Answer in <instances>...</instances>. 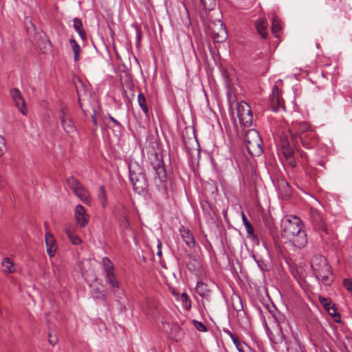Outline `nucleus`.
Here are the masks:
<instances>
[{"mask_svg": "<svg viewBox=\"0 0 352 352\" xmlns=\"http://www.w3.org/2000/svg\"><path fill=\"white\" fill-rule=\"evenodd\" d=\"M105 282L109 285L111 291L113 293H116L120 289V283L115 272L105 274Z\"/></svg>", "mask_w": 352, "mask_h": 352, "instance_id": "obj_15", "label": "nucleus"}, {"mask_svg": "<svg viewBox=\"0 0 352 352\" xmlns=\"http://www.w3.org/2000/svg\"><path fill=\"white\" fill-rule=\"evenodd\" d=\"M67 185L83 203L90 205L91 197L89 191L77 179L70 177L67 179Z\"/></svg>", "mask_w": 352, "mask_h": 352, "instance_id": "obj_4", "label": "nucleus"}, {"mask_svg": "<svg viewBox=\"0 0 352 352\" xmlns=\"http://www.w3.org/2000/svg\"><path fill=\"white\" fill-rule=\"evenodd\" d=\"M244 142L250 155L259 156L263 153V142L256 130L249 129L245 135Z\"/></svg>", "mask_w": 352, "mask_h": 352, "instance_id": "obj_3", "label": "nucleus"}, {"mask_svg": "<svg viewBox=\"0 0 352 352\" xmlns=\"http://www.w3.org/2000/svg\"><path fill=\"white\" fill-rule=\"evenodd\" d=\"M343 286L348 292H352V281L349 278L343 280Z\"/></svg>", "mask_w": 352, "mask_h": 352, "instance_id": "obj_40", "label": "nucleus"}, {"mask_svg": "<svg viewBox=\"0 0 352 352\" xmlns=\"http://www.w3.org/2000/svg\"><path fill=\"white\" fill-rule=\"evenodd\" d=\"M300 141L303 147L307 149L314 148L318 142V136L315 131H309L300 135Z\"/></svg>", "mask_w": 352, "mask_h": 352, "instance_id": "obj_12", "label": "nucleus"}, {"mask_svg": "<svg viewBox=\"0 0 352 352\" xmlns=\"http://www.w3.org/2000/svg\"><path fill=\"white\" fill-rule=\"evenodd\" d=\"M162 247V243L160 241V240H157V249H158V251L157 252V255L160 257L162 256V250H161V248Z\"/></svg>", "mask_w": 352, "mask_h": 352, "instance_id": "obj_46", "label": "nucleus"}, {"mask_svg": "<svg viewBox=\"0 0 352 352\" xmlns=\"http://www.w3.org/2000/svg\"><path fill=\"white\" fill-rule=\"evenodd\" d=\"M195 290L197 293L202 298H208L210 294V289H209L207 284L204 282H198L197 283Z\"/></svg>", "mask_w": 352, "mask_h": 352, "instance_id": "obj_21", "label": "nucleus"}, {"mask_svg": "<svg viewBox=\"0 0 352 352\" xmlns=\"http://www.w3.org/2000/svg\"><path fill=\"white\" fill-rule=\"evenodd\" d=\"M223 332L226 333L232 339V342L234 341V339H236L238 338L236 335L232 333L230 330L227 329H224Z\"/></svg>", "mask_w": 352, "mask_h": 352, "instance_id": "obj_43", "label": "nucleus"}, {"mask_svg": "<svg viewBox=\"0 0 352 352\" xmlns=\"http://www.w3.org/2000/svg\"><path fill=\"white\" fill-rule=\"evenodd\" d=\"M281 235L290 245L302 248L307 243V237L302 221L296 216L287 215L281 220Z\"/></svg>", "mask_w": 352, "mask_h": 352, "instance_id": "obj_1", "label": "nucleus"}, {"mask_svg": "<svg viewBox=\"0 0 352 352\" xmlns=\"http://www.w3.org/2000/svg\"><path fill=\"white\" fill-rule=\"evenodd\" d=\"M237 117L239 122L245 127H250L253 122V115L250 105L241 101L237 104L236 106Z\"/></svg>", "mask_w": 352, "mask_h": 352, "instance_id": "obj_5", "label": "nucleus"}, {"mask_svg": "<svg viewBox=\"0 0 352 352\" xmlns=\"http://www.w3.org/2000/svg\"><path fill=\"white\" fill-rule=\"evenodd\" d=\"M311 266L315 276L322 272H327V270L331 269L327 260L320 254L315 255L312 258Z\"/></svg>", "mask_w": 352, "mask_h": 352, "instance_id": "obj_6", "label": "nucleus"}, {"mask_svg": "<svg viewBox=\"0 0 352 352\" xmlns=\"http://www.w3.org/2000/svg\"><path fill=\"white\" fill-rule=\"evenodd\" d=\"M282 149L285 158L294 156V149L290 145L282 147Z\"/></svg>", "mask_w": 352, "mask_h": 352, "instance_id": "obj_37", "label": "nucleus"}, {"mask_svg": "<svg viewBox=\"0 0 352 352\" xmlns=\"http://www.w3.org/2000/svg\"><path fill=\"white\" fill-rule=\"evenodd\" d=\"M66 234L69 237L70 241L74 245H79L81 243L82 241L78 235L74 234L70 229L66 230Z\"/></svg>", "mask_w": 352, "mask_h": 352, "instance_id": "obj_33", "label": "nucleus"}, {"mask_svg": "<svg viewBox=\"0 0 352 352\" xmlns=\"http://www.w3.org/2000/svg\"><path fill=\"white\" fill-rule=\"evenodd\" d=\"M10 93L15 106L23 115H25L27 113V109L21 91L18 89L14 88L10 90Z\"/></svg>", "mask_w": 352, "mask_h": 352, "instance_id": "obj_11", "label": "nucleus"}, {"mask_svg": "<svg viewBox=\"0 0 352 352\" xmlns=\"http://www.w3.org/2000/svg\"><path fill=\"white\" fill-rule=\"evenodd\" d=\"M179 300L182 303V307L186 310H189L191 307V300L186 292H184L179 296Z\"/></svg>", "mask_w": 352, "mask_h": 352, "instance_id": "obj_31", "label": "nucleus"}, {"mask_svg": "<svg viewBox=\"0 0 352 352\" xmlns=\"http://www.w3.org/2000/svg\"><path fill=\"white\" fill-rule=\"evenodd\" d=\"M192 322L197 330L201 332H206L208 331L207 327L203 322L196 320H193Z\"/></svg>", "mask_w": 352, "mask_h": 352, "instance_id": "obj_36", "label": "nucleus"}, {"mask_svg": "<svg viewBox=\"0 0 352 352\" xmlns=\"http://www.w3.org/2000/svg\"><path fill=\"white\" fill-rule=\"evenodd\" d=\"M138 101L139 106L140 107L144 114L146 116H148L149 113V109L146 103V99L143 94L140 93L138 94Z\"/></svg>", "mask_w": 352, "mask_h": 352, "instance_id": "obj_29", "label": "nucleus"}, {"mask_svg": "<svg viewBox=\"0 0 352 352\" xmlns=\"http://www.w3.org/2000/svg\"><path fill=\"white\" fill-rule=\"evenodd\" d=\"M58 342L57 338L54 336H52L50 333L49 334V342L52 345H55Z\"/></svg>", "mask_w": 352, "mask_h": 352, "instance_id": "obj_45", "label": "nucleus"}, {"mask_svg": "<svg viewBox=\"0 0 352 352\" xmlns=\"http://www.w3.org/2000/svg\"><path fill=\"white\" fill-rule=\"evenodd\" d=\"M227 37H228V33H227L226 26L223 23H221L220 24L219 30L217 32L214 30L213 38L215 42L223 43L226 40Z\"/></svg>", "mask_w": 352, "mask_h": 352, "instance_id": "obj_20", "label": "nucleus"}, {"mask_svg": "<svg viewBox=\"0 0 352 352\" xmlns=\"http://www.w3.org/2000/svg\"><path fill=\"white\" fill-rule=\"evenodd\" d=\"M45 244L47 246V252L50 257L54 256L56 250L55 239L51 233L45 234Z\"/></svg>", "mask_w": 352, "mask_h": 352, "instance_id": "obj_18", "label": "nucleus"}, {"mask_svg": "<svg viewBox=\"0 0 352 352\" xmlns=\"http://www.w3.org/2000/svg\"><path fill=\"white\" fill-rule=\"evenodd\" d=\"M300 157H301L302 158H307V154H306V153H305V152H303V151H301V152H300Z\"/></svg>", "mask_w": 352, "mask_h": 352, "instance_id": "obj_51", "label": "nucleus"}, {"mask_svg": "<svg viewBox=\"0 0 352 352\" xmlns=\"http://www.w3.org/2000/svg\"><path fill=\"white\" fill-rule=\"evenodd\" d=\"M73 27L75 29V30L78 33L80 37L82 40L85 41L87 38L86 32L83 30V25L82 21L76 17L73 20Z\"/></svg>", "mask_w": 352, "mask_h": 352, "instance_id": "obj_25", "label": "nucleus"}, {"mask_svg": "<svg viewBox=\"0 0 352 352\" xmlns=\"http://www.w3.org/2000/svg\"><path fill=\"white\" fill-rule=\"evenodd\" d=\"M2 271L6 274H12L16 271L14 262L10 258H4L1 261Z\"/></svg>", "mask_w": 352, "mask_h": 352, "instance_id": "obj_22", "label": "nucleus"}, {"mask_svg": "<svg viewBox=\"0 0 352 352\" xmlns=\"http://www.w3.org/2000/svg\"><path fill=\"white\" fill-rule=\"evenodd\" d=\"M259 268L261 270H265V265L264 264V263L261 261H256Z\"/></svg>", "mask_w": 352, "mask_h": 352, "instance_id": "obj_47", "label": "nucleus"}, {"mask_svg": "<svg viewBox=\"0 0 352 352\" xmlns=\"http://www.w3.org/2000/svg\"><path fill=\"white\" fill-rule=\"evenodd\" d=\"M102 264L104 270L105 274L114 272L113 264L108 257L102 258Z\"/></svg>", "mask_w": 352, "mask_h": 352, "instance_id": "obj_30", "label": "nucleus"}, {"mask_svg": "<svg viewBox=\"0 0 352 352\" xmlns=\"http://www.w3.org/2000/svg\"><path fill=\"white\" fill-rule=\"evenodd\" d=\"M91 118H92V120H93V122L95 125L97 124V121H96V116L95 114L92 115L91 116Z\"/></svg>", "mask_w": 352, "mask_h": 352, "instance_id": "obj_50", "label": "nucleus"}, {"mask_svg": "<svg viewBox=\"0 0 352 352\" xmlns=\"http://www.w3.org/2000/svg\"><path fill=\"white\" fill-rule=\"evenodd\" d=\"M74 217L77 225L80 228H84L88 224L89 216L82 205L78 204L76 206Z\"/></svg>", "mask_w": 352, "mask_h": 352, "instance_id": "obj_10", "label": "nucleus"}, {"mask_svg": "<svg viewBox=\"0 0 352 352\" xmlns=\"http://www.w3.org/2000/svg\"><path fill=\"white\" fill-rule=\"evenodd\" d=\"M267 21L265 18H259L255 21V27L260 36L265 38L267 36Z\"/></svg>", "mask_w": 352, "mask_h": 352, "instance_id": "obj_19", "label": "nucleus"}, {"mask_svg": "<svg viewBox=\"0 0 352 352\" xmlns=\"http://www.w3.org/2000/svg\"><path fill=\"white\" fill-rule=\"evenodd\" d=\"M319 300L321 305L329 312L330 315H331L332 316H337L338 318L340 317V315L338 314L335 305L331 302L330 299L325 297L319 296Z\"/></svg>", "mask_w": 352, "mask_h": 352, "instance_id": "obj_17", "label": "nucleus"}, {"mask_svg": "<svg viewBox=\"0 0 352 352\" xmlns=\"http://www.w3.org/2000/svg\"><path fill=\"white\" fill-rule=\"evenodd\" d=\"M242 220L243 225L245 228L248 237L251 239V240L254 242L258 243V236L254 234V230L252 225V223L248 220L245 214L242 212L241 214Z\"/></svg>", "mask_w": 352, "mask_h": 352, "instance_id": "obj_16", "label": "nucleus"}, {"mask_svg": "<svg viewBox=\"0 0 352 352\" xmlns=\"http://www.w3.org/2000/svg\"><path fill=\"white\" fill-rule=\"evenodd\" d=\"M179 232L183 241L188 247L191 248L195 247V238L188 228L181 226L179 228Z\"/></svg>", "mask_w": 352, "mask_h": 352, "instance_id": "obj_14", "label": "nucleus"}, {"mask_svg": "<svg viewBox=\"0 0 352 352\" xmlns=\"http://www.w3.org/2000/svg\"><path fill=\"white\" fill-rule=\"evenodd\" d=\"M153 168L155 171V174L161 182H164L166 179V171L164 165L163 160L155 155V160L152 162Z\"/></svg>", "mask_w": 352, "mask_h": 352, "instance_id": "obj_13", "label": "nucleus"}, {"mask_svg": "<svg viewBox=\"0 0 352 352\" xmlns=\"http://www.w3.org/2000/svg\"><path fill=\"white\" fill-rule=\"evenodd\" d=\"M6 150V140L3 136L0 135V157H2Z\"/></svg>", "mask_w": 352, "mask_h": 352, "instance_id": "obj_38", "label": "nucleus"}, {"mask_svg": "<svg viewBox=\"0 0 352 352\" xmlns=\"http://www.w3.org/2000/svg\"><path fill=\"white\" fill-rule=\"evenodd\" d=\"M270 100L271 107L273 111H278L280 107L284 110L285 109L284 100L281 96V91L279 90L277 85H274L272 87Z\"/></svg>", "mask_w": 352, "mask_h": 352, "instance_id": "obj_8", "label": "nucleus"}, {"mask_svg": "<svg viewBox=\"0 0 352 352\" xmlns=\"http://www.w3.org/2000/svg\"><path fill=\"white\" fill-rule=\"evenodd\" d=\"M182 22L185 25H189L190 24L189 13L186 7H184V15L182 18Z\"/></svg>", "mask_w": 352, "mask_h": 352, "instance_id": "obj_39", "label": "nucleus"}, {"mask_svg": "<svg viewBox=\"0 0 352 352\" xmlns=\"http://www.w3.org/2000/svg\"><path fill=\"white\" fill-rule=\"evenodd\" d=\"M129 179L137 193L142 194L146 191L148 180L145 173L138 164L129 166Z\"/></svg>", "mask_w": 352, "mask_h": 352, "instance_id": "obj_2", "label": "nucleus"}, {"mask_svg": "<svg viewBox=\"0 0 352 352\" xmlns=\"http://www.w3.org/2000/svg\"><path fill=\"white\" fill-rule=\"evenodd\" d=\"M69 43L74 53V60L75 62H78L80 60L79 54L81 51V48L74 38H70Z\"/></svg>", "mask_w": 352, "mask_h": 352, "instance_id": "obj_28", "label": "nucleus"}, {"mask_svg": "<svg viewBox=\"0 0 352 352\" xmlns=\"http://www.w3.org/2000/svg\"><path fill=\"white\" fill-rule=\"evenodd\" d=\"M97 196L102 207L105 208L107 205V197L106 190L103 186L99 187Z\"/></svg>", "mask_w": 352, "mask_h": 352, "instance_id": "obj_27", "label": "nucleus"}, {"mask_svg": "<svg viewBox=\"0 0 352 352\" xmlns=\"http://www.w3.org/2000/svg\"><path fill=\"white\" fill-rule=\"evenodd\" d=\"M205 10H212L216 6V0H201Z\"/></svg>", "mask_w": 352, "mask_h": 352, "instance_id": "obj_34", "label": "nucleus"}, {"mask_svg": "<svg viewBox=\"0 0 352 352\" xmlns=\"http://www.w3.org/2000/svg\"><path fill=\"white\" fill-rule=\"evenodd\" d=\"M333 317H334V320H335V321H336V322H339V319H340V317H339V318H338L337 316H333Z\"/></svg>", "mask_w": 352, "mask_h": 352, "instance_id": "obj_52", "label": "nucleus"}, {"mask_svg": "<svg viewBox=\"0 0 352 352\" xmlns=\"http://www.w3.org/2000/svg\"><path fill=\"white\" fill-rule=\"evenodd\" d=\"M316 277L321 281L322 284L324 285H331L333 281V278L332 277V272L331 269L327 270V272H322L316 276Z\"/></svg>", "mask_w": 352, "mask_h": 352, "instance_id": "obj_24", "label": "nucleus"}, {"mask_svg": "<svg viewBox=\"0 0 352 352\" xmlns=\"http://www.w3.org/2000/svg\"><path fill=\"white\" fill-rule=\"evenodd\" d=\"M109 118L113 123L114 126H117L118 128L122 126L121 124L111 115H109Z\"/></svg>", "mask_w": 352, "mask_h": 352, "instance_id": "obj_44", "label": "nucleus"}, {"mask_svg": "<svg viewBox=\"0 0 352 352\" xmlns=\"http://www.w3.org/2000/svg\"><path fill=\"white\" fill-rule=\"evenodd\" d=\"M319 164H320V166H324V162H322V161H321V162H319Z\"/></svg>", "mask_w": 352, "mask_h": 352, "instance_id": "obj_53", "label": "nucleus"}, {"mask_svg": "<svg viewBox=\"0 0 352 352\" xmlns=\"http://www.w3.org/2000/svg\"><path fill=\"white\" fill-rule=\"evenodd\" d=\"M281 23L280 19L276 16H274L272 19V33L276 36L278 37L281 32Z\"/></svg>", "mask_w": 352, "mask_h": 352, "instance_id": "obj_26", "label": "nucleus"}, {"mask_svg": "<svg viewBox=\"0 0 352 352\" xmlns=\"http://www.w3.org/2000/svg\"><path fill=\"white\" fill-rule=\"evenodd\" d=\"M60 121L63 130L69 136L72 137L76 132V126L68 114V111L65 107H63L60 111Z\"/></svg>", "mask_w": 352, "mask_h": 352, "instance_id": "obj_7", "label": "nucleus"}, {"mask_svg": "<svg viewBox=\"0 0 352 352\" xmlns=\"http://www.w3.org/2000/svg\"><path fill=\"white\" fill-rule=\"evenodd\" d=\"M270 316L268 318L276 322L280 333L283 335V331H286L287 327H289V321L285 316L279 311H270Z\"/></svg>", "mask_w": 352, "mask_h": 352, "instance_id": "obj_9", "label": "nucleus"}, {"mask_svg": "<svg viewBox=\"0 0 352 352\" xmlns=\"http://www.w3.org/2000/svg\"><path fill=\"white\" fill-rule=\"evenodd\" d=\"M280 145L282 147L290 145L289 140V135L286 133H283L280 136Z\"/></svg>", "mask_w": 352, "mask_h": 352, "instance_id": "obj_35", "label": "nucleus"}, {"mask_svg": "<svg viewBox=\"0 0 352 352\" xmlns=\"http://www.w3.org/2000/svg\"><path fill=\"white\" fill-rule=\"evenodd\" d=\"M127 210L123 205H121L120 212L116 214V217L120 221V226L124 228H127L129 226V223L127 219Z\"/></svg>", "mask_w": 352, "mask_h": 352, "instance_id": "obj_23", "label": "nucleus"}, {"mask_svg": "<svg viewBox=\"0 0 352 352\" xmlns=\"http://www.w3.org/2000/svg\"><path fill=\"white\" fill-rule=\"evenodd\" d=\"M233 343L235 345L237 350L239 351V352H244L243 344L241 343L238 338L234 340Z\"/></svg>", "mask_w": 352, "mask_h": 352, "instance_id": "obj_41", "label": "nucleus"}, {"mask_svg": "<svg viewBox=\"0 0 352 352\" xmlns=\"http://www.w3.org/2000/svg\"><path fill=\"white\" fill-rule=\"evenodd\" d=\"M286 159V161L288 163V164L292 167V168H294L296 167V160L293 157H287L285 158Z\"/></svg>", "mask_w": 352, "mask_h": 352, "instance_id": "obj_42", "label": "nucleus"}, {"mask_svg": "<svg viewBox=\"0 0 352 352\" xmlns=\"http://www.w3.org/2000/svg\"><path fill=\"white\" fill-rule=\"evenodd\" d=\"M298 131L299 134V138L303 133H308L309 131H314L310 126L309 124L306 122H302L298 124Z\"/></svg>", "mask_w": 352, "mask_h": 352, "instance_id": "obj_32", "label": "nucleus"}, {"mask_svg": "<svg viewBox=\"0 0 352 352\" xmlns=\"http://www.w3.org/2000/svg\"><path fill=\"white\" fill-rule=\"evenodd\" d=\"M144 311L146 314L147 315H153L154 314V311L153 309H144Z\"/></svg>", "mask_w": 352, "mask_h": 352, "instance_id": "obj_48", "label": "nucleus"}, {"mask_svg": "<svg viewBox=\"0 0 352 352\" xmlns=\"http://www.w3.org/2000/svg\"><path fill=\"white\" fill-rule=\"evenodd\" d=\"M96 298H100V299H102V300H105V298H106V296H105L104 294H102V292H98V296H96Z\"/></svg>", "mask_w": 352, "mask_h": 352, "instance_id": "obj_49", "label": "nucleus"}, {"mask_svg": "<svg viewBox=\"0 0 352 352\" xmlns=\"http://www.w3.org/2000/svg\"><path fill=\"white\" fill-rule=\"evenodd\" d=\"M230 114L233 116V114H234L233 110H232V112H230Z\"/></svg>", "mask_w": 352, "mask_h": 352, "instance_id": "obj_54", "label": "nucleus"}]
</instances>
